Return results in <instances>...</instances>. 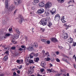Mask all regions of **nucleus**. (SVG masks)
Listing matches in <instances>:
<instances>
[{"label":"nucleus","instance_id":"f257e3e1","mask_svg":"<svg viewBox=\"0 0 76 76\" xmlns=\"http://www.w3.org/2000/svg\"><path fill=\"white\" fill-rule=\"evenodd\" d=\"M31 46H29L28 48H27V50H28L29 51H31L34 50L33 47L34 48H37L38 47V45L36 43V42H34V43H31Z\"/></svg>","mask_w":76,"mask_h":76},{"label":"nucleus","instance_id":"f03ea898","mask_svg":"<svg viewBox=\"0 0 76 76\" xmlns=\"http://www.w3.org/2000/svg\"><path fill=\"white\" fill-rule=\"evenodd\" d=\"M52 6V4L50 2H47L45 5V9H50Z\"/></svg>","mask_w":76,"mask_h":76},{"label":"nucleus","instance_id":"7ed1b4c3","mask_svg":"<svg viewBox=\"0 0 76 76\" xmlns=\"http://www.w3.org/2000/svg\"><path fill=\"white\" fill-rule=\"evenodd\" d=\"M39 23L41 25H42L43 26L46 25H47V19L46 18L42 19L39 22Z\"/></svg>","mask_w":76,"mask_h":76},{"label":"nucleus","instance_id":"20e7f679","mask_svg":"<svg viewBox=\"0 0 76 76\" xmlns=\"http://www.w3.org/2000/svg\"><path fill=\"white\" fill-rule=\"evenodd\" d=\"M5 5L6 8H5V12L7 13L9 11L8 9V0H5Z\"/></svg>","mask_w":76,"mask_h":76},{"label":"nucleus","instance_id":"39448f33","mask_svg":"<svg viewBox=\"0 0 76 76\" xmlns=\"http://www.w3.org/2000/svg\"><path fill=\"white\" fill-rule=\"evenodd\" d=\"M22 1L21 0H15L14 1V4L16 6H18V4H20V3H22Z\"/></svg>","mask_w":76,"mask_h":76},{"label":"nucleus","instance_id":"423d86ee","mask_svg":"<svg viewBox=\"0 0 76 76\" xmlns=\"http://www.w3.org/2000/svg\"><path fill=\"white\" fill-rule=\"evenodd\" d=\"M60 19V16L58 14L55 15L54 20L55 21L57 22L59 21Z\"/></svg>","mask_w":76,"mask_h":76},{"label":"nucleus","instance_id":"0eeeda50","mask_svg":"<svg viewBox=\"0 0 76 76\" xmlns=\"http://www.w3.org/2000/svg\"><path fill=\"white\" fill-rule=\"evenodd\" d=\"M44 10L43 8H40L39 10H37V13L38 14H42L44 12Z\"/></svg>","mask_w":76,"mask_h":76},{"label":"nucleus","instance_id":"6e6552de","mask_svg":"<svg viewBox=\"0 0 76 76\" xmlns=\"http://www.w3.org/2000/svg\"><path fill=\"white\" fill-rule=\"evenodd\" d=\"M18 19L19 20V22H23V18L22 15H19L18 16Z\"/></svg>","mask_w":76,"mask_h":76},{"label":"nucleus","instance_id":"1a4fd4ad","mask_svg":"<svg viewBox=\"0 0 76 76\" xmlns=\"http://www.w3.org/2000/svg\"><path fill=\"white\" fill-rule=\"evenodd\" d=\"M35 68V67L33 66V67L32 66H30V74H32L33 72H34V69Z\"/></svg>","mask_w":76,"mask_h":76},{"label":"nucleus","instance_id":"9d476101","mask_svg":"<svg viewBox=\"0 0 76 76\" xmlns=\"http://www.w3.org/2000/svg\"><path fill=\"white\" fill-rule=\"evenodd\" d=\"M39 6L40 7H42L44 6V4L42 2H40L39 4Z\"/></svg>","mask_w":76,"mask_h":76},{"label":"nucleus","instance_id":"9b49d317","mask_svg":"<svg viewBox=\"0 0 76 76\" xmlns=\"http://www.w3.org/2000/svg\"><path fill=\"white\" fill-rule=\"evenodd\" d=\"M51 40L52 41L54 42H56L58 41V40H57V39L56 38H52V39H51Z\"/></svg>","mask_w":76,"mask_h":76},{"label":"nucleus","instance_id":"f8f14e48","mask_svg":"<svg viewBox=\"0 0 76 76\" xmlns=\"http://www.w3.org/2000/svg\"><path fill=\"white\" fill-rule=\"evenodd\" d=\"M18 38H19V36L17 34H15L12 38V39H18Z\"/></svg>","mask_w":76,"mask_h":76},{"label":"nucleus","instance_id":"ddd939ff","mask_svg":"<svg viewBox=\"0 0 76 76\" xmlns=\"http://www.w3.org/2000/svg\"><path fill=\"white\" fill-rule=\"evenodd\" d=\"M61 20L63 23H65V22H66V19L64 18V16H63L61 18Z\"/></svg>","mask_w":76,"mask_h":76},{"label":"nucleus","instance_id":"4468645a","mask_svg":"<svg viewBox=\"0 0 76 76\" xmlns=\"http://www.w3.org/2000/svg\"><path fill=\"white\" fill-rule=\"evenodd\" d=\"M41 65L42 67H44H44L45 66V62H44V61H43L41 62Z\"/></svg>","mask_w":76,"mask_h":76},{"label":"nucleus","instance_id":"2eb2a0df","mask_svg":"<svg viewBox=\"0 0 76 76\" xmlns=\"http://www.w3.org/2000/svg\"><path fill=\"white\" fill-rule=\"evenodd\" d=\"M50 12L52 15H54L56 13V9L54 8L52 9V10L50 11Z\"/></svg>","mask_w":76,"mask_h":76},{"label":"nucleus","instance_id":"dca6fc26","mask_svg":"<svg viewBox=\"0 0 76 76\" xmlns=\"http://www.w3.org/2000/svg\"><path fill=\"white\" fill-rule=\"evenodd\" d=\"M64 26H65V27H67V28H66V29H68V28H69V27H70L71 26H70L69 25H68L67 23H64Z\"/></svg>","mask_w":76,"mask_h":76},{"label":"nucleus","instance_id":"f3484780","mask_svg":"<svg viewBox=\"0 0 76 76\" xmlns=\"http://www.w3.org/2000/svg\"><path fill=\"white\" fill-rule=\"evenodd\" d=\"M10 10H13L15 9V6L13 5H11L10 6Z\"/></svg>","mask_w":76,"mask_h":76},{"label":"nucleus","instance_id":"a211bd4d","mask_svg":"<svg viewBox=\"0 0 76 76\" xmlns=\"http://www.w3.org/2000/svg\"><path fill=\"white\" fill-rule=\"evenodd\" d=\"M50 13L48 11H45V12L44 15L46 16H49Z\"/></svg>","mask_w":76,"mask_h":76},{"label":"nucleus","instance_id":"6ab92c4d","mask_svg":"<svg viewBox=\"0 0 76 76\" xmlns=\"http://www.w3.org/2000/svg\"><path fill=\"white\" fill-rule=\"evenodd\" d=\"M68 42H69L70 44L73 42V39L72 38H69L68 40Z\"/></svg>","mask_w":76,"mask_h":76},{"label":"nucleus","instance_id":"aec40b11","mask_svg":"<svg viewBox=\"0 0 76 76\" xmlns=\"http://www.w3.org/2000/svg\"><path fill=\"white\" fill-rule=\"evenodd\" d=\"M63 38H64V39H66L67 38H68V35H64V34H63Z\"/></svg>","mask_w":76,"mask_h":76},{"label":"nucleus","instance_id":"412c9836","mask_svg":"<svg viewBox=\"0 0 76 76\" xmlns=\"http://www.w3.org/2000/svg\"><path fill=\"white\" fill-rule=\"evenodd\" d=\"M52 25V23L51 22H49L48 23V26H49V28L51 27V26Z\"/></svg>","mask_w":76,"mask_h":76},{"label":"nucleus","instance_id":"4be33fe9","mask_svg":"<svg viewBox=\"0 0 76 76\" xmlns=\"http://www.w3.org/2000/svg\"><path fill=\"white\" fill-rule=\"evenodd\" d=\"M39 58H37L34 59V61L36 62V63H38V62L39 61Z\"/></svg>","mask_w":76,"mask_h":76},{"label":"nucleus","instance_id":"5701e85b","mask_svg":"<svg viewBox=\"0 0 76 76\" xmlns=\"http://www.w3.org/2000/svg\"><path fill=\"white\" fill-rule=\"evenodd\" d=\"M29 63L30 64H34V61H33V60L30 59L29 61Z\"/></svg>","mask_w":76,"mask_h":76},{"label":"nucleus","instance_id":"b1692460","mask_svg":"<svg viewBox=\"0 0 76 76\" xmlns=\"http://www.w3.org/2000/svg\"><path fill=\"white\" fill-rule=\"evenodd\" d=\"M57 0V1H58L59 3H64V1H65V0Z\"/></svg>","mask_w":76,"mask_h":76},{"label":"nucleus","instance_id":"393cba45","mask_svg":"<svg viewBox=\"0 0 76 76\" xmlns=\"http://www.w3.org/2000/svg\"><path fill=\"white\" fill-rule=\"evenodd\" d=\"M19 52H15L14 55L15 56H18V55H19Z\"/></svg>","mask_w":76,"mask_h":76},{"label":"nucleus","instance_id":"a878e982","mask_svg":"<svg viewBox=\"0 0 76 76\" xmlns=\"http://www.w3.org/2000/svg\"><path fill=\"white\" fill-rule=\"evenodd\" d=\"M13 28V26H11L9 29V31L10 32L12 31V28Z\"/></svg>","mask_w":76,"mask_h":76},{"label":"nucleus","instance_id":"bb28decb","mask_svg":"<svg viewBox=\"0 0 76 76\" xmlns=\"http://www.w3.org/2000/svg\"><path fill=\"white\" fill-rule=\"evenodd\" d=\"M62 60L63 61H65V62H66V63H68V61H67V59L65 60L64 58H63Z\"/></svg>","mask_w":76,"mask_h":76},{"label":"nucleus","instance_id":"cd10ccee","mask_svg":"<svg viewBox=\"0 0 76 76\" xmlns=\"http://www.w3.org/2000/svg\"><path fill=\"white\" fill-rule=\"evenodd\" d=\"M47 70L48 72H50V73H51V72H55L54 71H52V70L50 69H48Z\"/></svg>","mask_w":76,"mask_h":76},{"label":"nucleus","instance_id":"c85d7f7f","mask_svg":"<svg viewBox=\"0 0 76 76\" xmlns=\"http://www.w3.org/2000/svg\"><path fill=\"white\" fill-rule=\"evenodd\" d=\"M50 60V58H45V61H48Z\"/></svg>","mask_w":76,"mask_h":76},{"label":"nucleus","instance_id":"c756f323","mask_svg":"<svg viewBox=\"0 0 76 76\" xmlns=\"http://www.w3.org/2000/svg\"><path fill=\"white\" fill-rule=\"evenodd\" d=\"M34 2L35 3H38L39 2V0H34Z\"/></svg>","mask_w":76,"mask_h":76},{"label":"nucleus","instance_id":"7c9ffc66","mask_svg":"<svg viewBox=\"0 0 76 76\" xmlns=\"http://www.w3.org/2000/svg\"><path fill=\"white\" fill-rule=\"evenodd\" d=\"M34 54V53L32 52L29 55L30 56V58H32L33 57V56H31V54Z\"/></svg>","mask_w":76,"mask_h":76},{"label":"nucleus","instance_id":"2f4dec72","mask_svg":"<svg viewBox=\"0 0 76 76\" xmlns=\"http://www.w3.org/2000/svg\"><path fill=\"white\" fill-rule=\"evenodd\" d=\"M23 63V59L20 60V64H22V63Z\"/></svg>","mask_w":76,"mask_h":76},{"label":"nucleus","instance_id":"473e14b6","mask_svg":"<svg viewBox=\"0 0 76 76\" xmlns=\"http://www.w3.org/2000/svg\"><path fill=\"white\" fill-rule=\"evenodd\" d=\"M15 31L17 33H18V34H20V31H19V29H16Z\"/></svg>","mask_w":76,"mask_h":76},{"label":"nucleus","instance_id":"72a5a7b5","mask_svg":"<svg viewBox=\"0 0 76 76\" xmlns=\"http://www.w3.org/2000/svg\"><path fill=\"white\" fill-rule=\"evenodd\" d=\"M7 58H8L7 57H6V56H5L4 57V60L5 61H6V60H7Z\"/></svg>","mask_w":76,"mask_h":76},{"label":"nucleus","instance_id":"f704fd0d","mask_svg":"<svg viewBox=\"0 0 76 76\" xmlns=\"http://www.w3.org/2000/svg\"><path fill=\"white\" fill-rule=\"evenodd\" d=\"M10 34L9 33L5 35V36H6V37H9V36H10Z\"/></svg>","mask_w":76,"mask_h":76},{"label":"nucleus","instance_id":"c9c22d12","mask_svg":"<svg viewBox=\"0 0 76 76\" xmlns=\"http://www.w3.org/2000/svg\"><path fill=\"white\" fill-rule=\"evenodd\" d=\"M38 54H39L38 53H37L36 54H34V56L35 57H37V56H38Z\"/></svg>","mask_w":76,"mask_h":76},{"label":"nucleus","instance_id":"e433bc0d","mask_svg":"<svg viewBox=\"0 0 76 76\" xmlns=\"http://www.w3.org/2000/svg\"><path fill=\"white\" fill-rule=\"evenodd\" d=\"M40 31H42V32H44V31H45V29L42 28H41L40 29Z\"/></svg>","mask_w":76,"mask_h":76},{"label":"nucleus","instance_id":"4c0bfd02","mask_svg":"<svg viewBox=\"0 0 76 76\" xmlns=\"http://www.w3.org/2000/svg\"><path fill=\"white\" fill-rule=\"evenodd\" d=\"M41 41H42V42H44L45 43H46V41H45V40L44 39H41Z\"/></svg>","mask_w":76,"mask_h":76},{"label":"nucleus","instance_id":"58836bf2","mask_svg":"<svg viewBox=\"0 0 76 76\" xmlns=\"http://www.w3.org/2000/svg\"><path fill=\"white\" fill-rule=\"evenodd\" d=\"M6 46V45H4L2 47H3V48H4V49H5V50H7V48H5V47Z\"/></svg>","mask_w":76,"mask_h":76},{"label":"nucleus","instance_id":"ea45409f","mask_svg":"<svg viewBox=\"0 0 76 76\" xmlns=\"http://www.w3.org/2000/svg\"><path fill=\"white\" fill-rule=\"evenodd\" d=\"M46 42L48 44H50V40H48L47 41H46Z\"/></svg>","mask_w":76,"mask_h":76},{"label":"nucleus","instance_id":"a19ab883","mask_svg":"<svg viewBox=\"0 0 76 76\" xmlns=\"http://www.w3.org/2000/svg\"><path fill=\"white\" fill-rule=\"evenodd\" d=\"M12 50H15L16 49V47H12L11 48Z\"/></svg>","mask_w":76,"mask_h":76},{"label":"nucleus","instance_id":"79ce46f5","mask_svg":"<svg viewBox=\"0 0 76 76\" xmlns=\"http://www.w3.org/2000/svg\"><path fill=\"white\" fill-rule=\"evenodd\" d=\"M21 47L23 48H26V47H25V46L22 45L21 46Z\"/></svg>","mask_w":76,"mask_h":76},{"label":"nucleus","instance_id":"37998d69","mask_svg":"<svg viewBox=\"0 0 76 76\" xmlns=\"http://www.w3.org/2000/svg\"><path fill=\"white\" fill-rule=\"evenodd\" d=\"M56 61H57V62H60V59L58 58H57Z\"/></svg>","mask_w":76,"mask_h":76},{"label":"nucleus","instance_id":"c03bdc74","mask_svg":"<svg viewBox=\"0 0 76 76\" xmlns=\"http://www.w3.org/2000/svg\"><path fill=\"white\" fill-rule=\"evenodd\" d=\"M4 76V74L2 73H0V76Z\"/></svg>","mask_w":76,"mask_h":76},{"label":"nucleus","instance_id":"a18cd8bd","mask_svg":"<svg viewBox=\"0 0 76 76\" xmlns=\"http://www.w3.org/2000/svg\"><path fill=\"white\" fill-rule=\"evenodd\" d=\"M76 45V42H74L73 46L75 47Z\"/></svg>","mask_w":76,"mask_h":76},{"label":"nucleus","instance_id":"49530a36","mask_svg":"<svg viewBox=\"0 0 76 76\" xmlns=\"http://www.w3.org/2000/svg\"><path fill=\"white\" fill-rule=\"evenodd\" d=\"M56 54H57V55H58V54H60V52L58 51H57L56 52Z\"/></svg>","mask_w":76,"mask_h":76},{"label":"nucleus","instance_id":"de8ad7c7","mask_svg":"<svg viewBox=\"0 0 76 76\" xmlns=\"http://www.w3.org/2000/svg\"><path fill=\"white\" fill-rule=\"evenodd\" d=\"M16 61L18 63H20V60H17Z\"/></svg>","mask_w":76,"mask_h":76},{"label":"nucleus","instance_id":"09e8293b","mask_svg":"<svg viewBox=\"0 0 76 76\" xmlns=\"http://www.w3.org/2000/svg\"><path fill=\"white\" fill-rule=\"evenodd\" d=\"M44 69H41L40 71H41V72H44Z\"/></svg>","mask_w":76,"mask_h":76},{"label":"nucleus","instance_id":"8fccbe9b","mask_svg":"<svg viewBox=\"0 0 76 76\" xmlns=\"http://www.w3.org/2000/svg\"><path fill=\"white\" fill-rule=\"evenodd\" d=\"M22 65H20V67H19L18 68V69H22Z\"/></svg>","mask_w":76,"mask_h":76},{"label":"nucleus","instance_id":"3c124183","mask_svg":"<svg viewBox=\"0 0 76 76\" xmlns=\"http://www.w3.org/2000/svg\"><path fill=\"white\" fill-rule=\"evenodd\" d=\"M17 72L18 74H20V71L19 70H18Z\"/></svg>","mask_w":76,"mask_h":76},{"label":"nucleus","instance_id":"603ef678","mask_svg":"<svg viewBox=\"0 0 76 76\" xmlns=\"http://www.w3.org/2000/svg\"><path fill=\"white\" fill-rule=\"evenodd\" d=\"M17 11H18V9H16V10H15V12H14V13L15 14V13H16V12H17Z\"/></svg>","mask_w":76,"mask_h":76},{"label":"nucleus","instance_id":"864d4df0","mask_svg":"<svg viewBox=\"0 0 76 76\" xmlns=\"http://www.w3.org/2000/svg\"><path fill=\"white\" fill-rule=\"evenodd\" d=\"M19 50L20 51H22V50H23V49L22 48H20Z\"/></svg>","mask_w":76,"mask_h":76},{"label":"nucleus","instance_id":"5fc2aeb1","mask_svg":"<svg viewBox=\"0 0 76 76\" xmlns=\"http://www.w3.org/2000/svg\"><path fill=\"white\" fill-rule=\"evenodd\" d=\"M5 54H8L9 53V51L8 50L7 51L5 52Z\"/></svg>","mask_w":76,"mask_h":76},{"label":"nucleus","instance_id":"6e6d98bb","mask_svg":"<svg viewBox=\"0 0 76 76\" xmlns=\"http://www.w3.org/2000/svg\"><path fill=\"white\" fill-rule=\"evenodd\" d=\"M58 47L59 49H62V48H63L62 46H58Z\"/></svg>","mask_w":76,"mask_h":76},{"label":"nucleus","instance_id":"4d7b16f0","mask_svg":"<svg viewBox=\"0 0 76 76\" xmlns=\"http://www.w3.org/2000/svg\"><path fill=\"white\" fill-rule=\"evenodd\" d=\"M34 9H35V7H32L31 8V9L32 10H34Z\"/></svg>","mask_w":76,"mask_h":76},{"label":"nucleus","instance_id":"13d9d810","mask_svg":"<svg viewBox=\"0 0 76 76\" xmlns=\"http://www.w3.org/2000/svg\"><path fill=\"white\" fill-rule=\"evenodd\" d=\"M42 53L43 54H44L45 53V51H44V50H42Z\"/></svg>","mask_w":76,"mask_h":76},{"label":"nucleus","instance_id":"bf43d9fd","mask_svg":"<svg viewBox=\"0 0 76 76\" xmlns=\"http://www.w3.org/2000/svg\"><path fill=\"white\" fill-rule=\"evenodd\" d=\"M4 39H6V38H7V37L5 36L4 37Z\"/></svg>","mask_w":76,"mask_h":76},{"label":"nucleus","instance_id":"052dcab7","mask_svg":"<svg viewBox=\"0 0 76 76\" xmlns=\"http://www.w3.org/2000/svg\"><path fill=\"white\" fill-rule=\"evenodd\" d=\"M64 56L65 57H66V58L67 57V58H69V57H67V56Z\"/></svg>","mask_w":76,"mask_h":76},{"label":"nucleus","instance_id":"680f3d73","mask_svg":"<svg viewBox=\"0 0 76 76\" xmlns=\"http://www.w3.org/2000/svg\"><path fill=\"white\" fill-rule=\"evenodd\" d=\"M74 33H76V28L74 30Z\"/></svg>","mask_w":76,"mask_h":76},{"label":"nucleus","instance_id":"e2e57ef3","mask_svg":"<svg viewBox=\"0 0 76 76\" xmlns=\"http://www.w3.org/2000/svg\"><path fill=\"white\" fill-rule=\"evenodd\" d=\"M74 68L75 69H76V65H75V64H74Z\"/></svg>","mask_w":76,"mask_h":76},{"label":"nucleus","instance_id":"0e129e2a","mask_svg":"<svg viewBox=\"0 0 76 76\" xmlns=\"http://www.w3.org/2000/svg\"><path fill=\"white\" fill-rule=\"evenodd\" d=\"M73 57V58H75V57H76V56H75V55H74Z\"/></svg>","mask_w":76,"mask_h":76},{"label":"nucleus","instance_id":"69168bd1","mask_svg":"<svg viewBox=\"0 0 76 76\" xmlns=\"http://www.w3.org/2000/svg\"><path fill=\"white\" fill-rule=\"evenodd\" d=\"M66 76H69V74L68 73H67L66 74Z\"/></svg>","mask_w":76,"mask_h":76},{"label":"nucleus","instance_id":"338daca9","mask_svg":"<svg viewBox=\"0 0 76 76\" xmlns=\"http://www.w3.org/2000/svg\"><path fill=\"white\" fill-rule=\"evenodd\" d=\"M50 66L51 67H53V65L51 64H50Z\"/></svg>","mask_w":76,"mask_h":76},{"label":"nucleus","instance_id":"774afa93","mask_svg":"<svg viewBox=\"0 0 76 76\" xmlns=\"http://www.w3.org/2000/svg\"><path fill=\"white\" fill-rule=\"evenodd\" d=\"M75 58V61L76 62V57H75V58Z\"/></svg>","mask_w":76,"mask_h":76}]
</instances>
